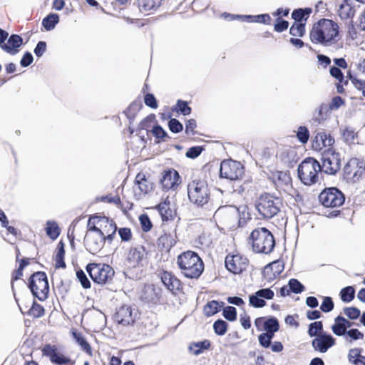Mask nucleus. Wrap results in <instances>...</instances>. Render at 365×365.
Wrapping results in <instances>:
<instances>
[{
	"label": "nucleus",
	"instance_id": "1",
	"mask_svg": "<svg viewBox=\"0 0 365 365\" xmlns=\"http://www.w3.org/2000/svg\"><path fill=\"white\" fill-rule=\"evenodd\" d=\"M339 26L334 21L322 19L316 22L309 32L310 41L315 44L329 46L339 40Z\"/></svg>",
	"mask_w": 365,
	"mask_h": 365
},
{
	"label": "nucleus",
	"instance_id": "2",
	"mask_svg": "<svg viewBox=\"0 0 365 365\" xmlns=\"http://www.w3.org/2000/svg\"><path fill=\"white\" fill-rule=\"evenodd\" d=\"M177 264L183 275L188 279H198L204 271V262L194 251L188 250L179 255Z\"/></svg>",
	"mask_w": 365,
	"mask_h": 365
},
{
	"label": "nucleus",
	"instance_id": "3",
	"mask_svg": "<svg viewBox=\"0 0 365 365\" xmlns=\"http://www.w3.org/2000/svg\"><path fill=\"white\" fill-rule=\"evenodd\" d=\"M250 240L256 253L270 254L276 245L274 235L264 227L255 229L250 235Z\"/></svg>",
	"mask_w": 365,
	"mask_h": 365
},
{
	"label": "nucleus",
	"instance_id": "4",
	"mask_svg": "<svg viewBox=\"0 0 365 365\" xmlns=\"http://www.w3.org/2000/svg\"><path fill=\"white\" fill-rule=\"evenodd\" d=\"M321 170V164L312 157L306 158L298 165L297 175L304 185H312L318 181V173Z\"/></svg>",
	"mask_w": 365,
	"mask_h": 365
},
{
	"label": "nucleus",
	"instance_id": "5",
	"mask_svg": "<svg viewBox=\"0 0 365 365\" xmlns=\"http://www.w3.org/2000/svg\"><path fill=\"white\" fill-rule=\"evenodd\" d=\"M187 195L190 202L197 207H203L210 199V192L206 181L195 180L187 185Z\"/></svg>",
	"mask_w": 365,
	"mask_h": 365
},
{
	"label": "nucleus",
	"instance_id": "6",
	"mask_svg": "<svg viewBox=\"0 0 365 365\" xmlns=\"http://www.w3.org/2000/svg\"><path fill=\"white\" fill-rule=\"evenodd\" d=\"M27 287L33 297L37 298L39 301H45L48 297L49 284L45 272L37 271L34 272L28 279Z\"/></svg>",
	"mask_w": 365,
	"mask_h": 365
},
{
	"label": "nucleus",
	"instance_id": "7",
	"mask_svg": "<svg viewBox=\"0 0 365 365\" xmlns=\"http://www.w3.org/2000/svg\"><path fill=\"white\" fill-rule=\"evenodd\" d=\"M281 200L269 193L261 195L256 202L255 207L264 218L270 219L277 215L280 210Z\"/></svg>",
	"mask_w": 365,
	"mask_h": 365
},
{
	"label": "nucleus",
	"instance_id": "8",
	"mask_svg": "<svg viewBox=\"0 0 365 365\" xmlns=\"http://www.w3.org/2000/svg\"><path fill=\"white\" fill-rule=\"evenodd\" d=\"M86 270L93 282L99 284L109 282L115 274L113 267L108 264L89 263L86 265Z\"/></svg>",
	"mask_w": 365,
	"mask_h": 365
},
{
	"label": "nucleus",
	"instance_id": "9",
	"mask_svg": "<svg viewBox=\"0 0 365 365\" xmlns=\"http://www.w3.org/2000/svg\"><path fill=\"white\" fill-rule=\"evenodd\" d=\"M321 170L330 175H335L341 168V155L333 148L324 149L321 153Z\"/></svg>",
	"mask_w": 365,
	"mask_h": 365
},
{
	"label": "nucleus",
	"instance_id": "10",
	"mask_svg": "<svg viewBox=\"0 0 365 365\" xmlns=\"http://www.w3.org/2000/svg\"><path fill=\"white\" fill-rule=\"evenodd\" d=\"M245 173V167L239 161L224 160L220 163L219 176L231 181H238Z\"/></svg>",
	"mask_w": 365,
	"mask_h": 365
},
{
	"label": "nucleus",
	"instance_id": "11",
	"mask_svg": "<svg viewBox=\"0 0 365 365\" xmlns=\"http://www.w3.org/2000/svg\"><path fill=\"white\" fill-rule=\"evenodd\" d=\"M319 200L326 207H337L344 205L345 195L338 187H329L320 192Z\"/></svg>",
	"mask_w": 365,
	"mask_h": 365
},
{
	"label": "nucleus",
	"instance_id": "12",
	"mask_svg": "<svg viewBox=\"0 0 365 365\" xmlns=\"http://www.w3.org/2000/svg\"><path fill=\"white\" fill-rule=\"evenodd\" d=\"M148 252L144 246L131 247L127 255L126 263L129 267H143L148 263Z\"/></svg>",
	"mask_w": 365,
	"mask_h": 365
},
{
	"label": "nucleus",
	"instance_id": "13",
	"mask_svg": "<svg viewBox=\"0 0 365 365\" xmlns=\"http://www.w3.org/2000/svg\"><path fill=\"white\" fill-rule=\"evenodd\" d=\"M249 260L240 255H227L225 259L226 269L234 274L242 273L248 265Z\"/></svg>",
	"mask_w": 365,
	"mask_h": 365
},
{
	"label": "nucleus",
	"instance_id": "14",
	"mask_svg": "<svg viewBox=\"0 0 365 365\" xmlns=\"http://www.w3.org/2000/svg\"><path fill=\"white\" fill-rule=\"evenodd\" d=\"M311 344L314 351L326 353L336 344V339L330 333L323 331L312 340Z\"/></svg>",
	"mask_w": 365,
	"mask_h": 365
},
{
	"label": "nucleus",
	"instance_id": "15",
	"mask_svg": "<svg viewBox=\"0 0 365 365\" xmlns=\"http://www.w3.org/2000/svg\"><path fill=\"white\" fill-rule=\"evenodd\" d=\"M137 312L129 305H123L113 315V319L123 326L133 325L136 321Z\"/></svg>",
	"mask_w": 365,
	"mask_h": 365
},
{
	"label": "nucleus",
	"instance_id": "16",
	"mask_svg": "<svg viewBox=\"0 0 365 365\" xmlns=\"http://www.w3.org/2000/svg\"><path fill=\"white\" fill-rule=\"evenodd\" d=\"M274 293L271 288H262L249 295V305L254 308H262L267 305V300L274 298Z\"/></svg>",
	"mask_w": 365,
	"mask_h": 365
},
{
	"label": "nucleus",
	"instance_id": "17",
	"mask_svg": "<svg viewBox=\"0 0 365 365\" xmlns=\"http://www.w3.org/2000/svg\"><path fill=\"white\" fill-rule=\"evenodd\" d=\"M180 182L181 177L179 173L173 168L165 170L160 180V183L164 191L175 190Z\"/></svg>",
	"mask_w": 365,
	"mask_h": 365
},
{
	"label": "nucleus",
	"instance_id": "18",
	"mask_svg": "<svg viewBox=\"0 0 365 365\" xmlns=\"http://www.w3.org/2000/svg\"><path fill=\"white\" fill-rule=\"evenodd\" d=\"M141 300L147 304H158L161 303L162 289L154 284H145L140 296Z\"/></svg>",
	"mask_w": 365,
	"mask_h": 365
},
{
	"label": "nucleus",
	"instance_id": "19",
	"mask_svg": "<svg viewBox=\"0 0 365 365\" xmlns=\"http://www.w3.org/2000/svg\"><path fill=\"white\" fill-rule=\"evenodd\" d=\"M85 243L87 246V250L92 254H95L101 251L104 247V232L101 235L86 234L84 238Z\"/></svg>",
	"mask_w": 365,
	"mask_h": 365
},
{
	"label": "nucleus",
	"instance_id": "20",
	"mask_svg": "<svg viewBox=\"0 0 365 365\" xmlns=\"http://www.w3.org/2000/svg\"><path fill=\"white\" fill-rule=\"evenodd\" d=\"M354 324L355 323L352 322L351 320L339 314L334 318L331 329L334 335L339 336L346 331L351 329ZM356 325L359 326V324H356Z\"/></svg>",
	"mask_w": 365,
	"mask_h": 365
},
{
	"label": "nucleus",
	"instance_id": "21",
	"mask_svg": "<svg viewBox=\"0 0 365 365\" xmlns=\"http://www.w3.org/2000/svg\"><path fill=\"white\" fill-rule=\"evenodd\" d=\"M6 41L7 43H4L1 49L12 56L19 53V48L24 44V39L19 34H12L10 36L9 35Z\"/></svg>",
	"mask_w": 365,
	"mask_h": 365
},
{
	"label": "nucleus",
	"instance_id": "22",
	"mask_svg": "<svg viewBox=\"0 0 365 365\" xmlns=\"http://www.w3.org/2000/svg\"><path fill=\"white\" fill-rule=\"evenodd\" d=\"M160 278L164 286L173 293L180 291L182 288L180 279L170 272L164 271Z\"/></svg>",
	"mask_w": 365,
	"mask_h": 365
},
{
	"label": "nucleus",
	"instance_id": "23",
	"mask_svg": "<svg viewBox=\"0 0 365 365\" xmlns=\"http://www.w3.org/2000/svg\"><path fill=\"white\" fill-rule=\"evenodd\" d=\"M176 236H173L171 234L165 233L158 237L157 240L158 249L161 252H170V250L176 244Z\"/></svg>",
	"mask_w": 365,
	"mask_h": 365
},
{
	"label": "nucleus",
	"instance_id": "24",
	"mask_svg": "<svg viewBox=\"0 0 365 365\" xmlns=\"http://www.w3.org/2000/svg\"><path fill=\"white\" fill-rule=\"evenodd\" d=\"M142 101L140 98H138L133 101L125 110H123V113L130 121V124L134 121L138 113L142 109Z\"/></svg>",
	"mask_w": 365,
	"mask_h": 365
},
{
	"label": "nucleus",
	"instance_id": "25",
	"mask_svg": "<svg viewBox=\"0 0 365 365\" xmlns=\"http://www.w3.org/2000/svg\"><path fill=\"white\" fill-rule=\"evenodd\" d=\"M135 184L138 186L140 191L144 194H147L153 190L154 184L143 173L137 174L135 178Z\"/></svg>",
	"mask_w": 365,
	"mask_h": 365
},
{
	"label": "nucleus",
	"instance_id": "26",
	"mask_svg": "<svg viewBox=\"0 0 365 365\" xmlns=\"http://www.w3.org/2000/svg\"><path fill=\"white\" fill-rule=\"evenodd\" d=\"M54 259L56 262L55 267L56 269L66 268V264L65 262V244L62 240L59 241L57 245Z\"/></svg>",
	"mask_w": 365,
	"mask_h": 365
},
{
	"label": "nucleus",
	"instance_id": "27",
	"mask_svg": "<svg viewBox=\"0 0 365 365\" xmlns=\"http://www.w3.org/2000/svg\"><path fill=\"white\" fill-rule=\"evenodd\" d=\"M156 209L163 222L170 220L173 218V210L170 207V200L166 198L163 202L156 206Z\"/></svg>",
	"mask_w": 365,
	"mask_h": 365
},
{
	"label": "nucleus",
	"instance_id": "28",
	"mask_svg": "<svg viewBox=\"0 0 365 365\" xmlns=\"http://www.w3.org/2000/svg\"><path fill=\"white\" fill-rule=\"evenodd\" d=\"M361 348L350 349L347 355L348 361L354 365H365V356L361 355Z\"/></svg>",
	"mask_w": 365,
	"mask_h": 365
},
{
	"label": "nucleus",
	"instance_id": "29",
	"mask_svg": "<svg viewBox=\"0 0 365 365\" xmlns=\"http://www.w3.org/2000/svg\"><path fill=\"white\" fill-rule=\"evenodd\" d=\"M211 343L208 339L192 342L188 346L189 351L195 356H198L204 351L210 349Z\"/></svg>",
	"mask_w": 365,
	"mask_h": 365
},
{
	"label": "nucleus",
	"instance_id": "30",
	"mask_svg": "<svg viewBox=\"0 0 365 365\" xmlns=\"http://www.w3.org/2000/svg\"><path fill=\"white\" fill-rule=\"evenodd\" d=\"M225 302L217 300L208 302L204 307V314L206 317H211L220 312L225 306Z\"/></svg>",
	"mask_w": 365,
	"mask_h": 365
},
{
	"label": "nucleus",
	"instance_id": "31",
	"mask_svg": "<svg viewBox=\"0 0 365 365\" xmlns=\"http://www.w3.org/2000/svg\"><path fill=\"white\" fill-rule=\"evenodd\" d=\"M312 12V9L309 7L294 9L292 12L291 17L294 22L305 23Z\"/></svg>",
	"mask_w": 365,
	"mask_h": 365
},
{
	"label": "nucleus",
	"instance_id": "32",
	"mask_svg": "<svg viewBox=\"0 0 365 365\" xmlns=\"http://www.w3.org/2000/svg\"><path fill=\"white\" fill-rule=\"evenodd\" d=\"M59 21L60 17L58 14L50 13L43 19L41 24L46 31H50L55 29Z\"/></svg>",
	"mask_w": 365,
	"mask_h": 365
},
{
	"label": "nucleus",
	"instance_id": "33",
	"mask_svg": "<svg viewBox=\"0 0 365 365\" xmlns=\"http://www.w3.org/2000/svg\"><path fill=\"white\" fill-rule=\"evenodd\" d=\"M163 0H137L140 11L155 10L160 6Z\"/></svg>",
	"mask_w": 365,
	"mask_h": 365
},
{
	"label": "nucleus",
	"instance_id": "34",
	"mask_svg": "<svg viewBox=\"0 0 365 365\" xmlns=\"http://www.w3.org/2000/svg\"><path fill=\"white\" fill-rule=\"evenodd\" d=\"M45 232L50 239L55 240L59 237L61 229L56 221L48 220L46 222Z\"/></svg>",
	"mask_w": 365,
	"mask_h": 365
},
{
	"label": "nucleus",
	"instance_id": "35",
	"mask_svg": "<svg viewBox=\"0 0 365 365\" xmlns=\"http://www.w3.org/2000/svg\"><path fill=\"white\" fill-rule=\"evenodd\" d=\"M339 336H342L347 343L352 344L354 341L363 339L364 334L356 328H351L344 332Z\"/></svg>",
	"mask_w": 365,
	"mask_h": 365
},
{
	"label": "nucleus",
	"instance_id": "36",
	"mask_svg": "<svg viewBox=\"0 0 365 365\" xmlns=\"http://www.w3.org/2000/svg\"><path fill=\"white\" fill-rule=\"evenodd\" d=\"M72 336L76 342L81 346V349L88 354H92V349L90 344L86 340V338L82 334V333L78 331H73Z\"/></svg>",
	"mask_w": 365,
	"mask_h": 365
},
{
	"label": "nucleus",
	"instance_id": "37",
	"mask_svg": "<svg viewBox=\"0 0 365 365\" xmlns=\"http://www.w3.org/2000/svg\"><path fill=\"white\" fill-rule=\"evenodd\" d=\"M172 110L184 116L189 115L192 113V108L186 101L178 99L176 104L172 107Z\"/></svg>",
	"mask_w": 365,
	"mask_h": 365
},
{
	"label": "nucleus",
	"instance_id": "38",
	"mask_svg": "<svg viewBox=\"0 0 365 365\" xmlns=\"http://www.w3.org/2000/svg\"><path fill=\"white\" fill-rule=\"evenodd\" d=\"M355 292L353 286H346L341 289L339 292L340 299L343 302L349 303L354 299Z\"/></svg>",
	"mask_w": 365,
	"mask_h": 365
},
{
	"label": "nucleus",
	"instance_id": "39",
	"mask_svg": "<svg viewBox=\"0 0 365 365\" xmlns=\"http://www.w3.org/2000/svg\"><path fill=\"white\" fill-rule=\"evenodd\" d=\"M150 132L155 139L158 140L156 141L157 143L160 141H165V138H170V136L165 130L158 123H156L153 126Z\"/></svg>",
	"mask_w": 365,
	"mask_h": 365
},
{
	"label": "nucleus",
	"instance_id": "40",
	"mask_svg": "<svg viewBox=\"0 0 365 365\" xmlns=\"http://www.w3.org/2000/svg\"><path fill=\"white\" fill-rule=\"evenodd\" d=\"M324 330L323 322L322 321H315L308 326L307 334L310 337L316 338V336L321 334Z\"/></svg>",
	"mask_w": 365,
	"mask_h": 365
},
{
	"label": "nucleus",
	"instance_id": "41",
	"mask_svg": "<svg viewBox=\"0 0 365 365\" xmlns=\"http://www.w3.org/2000/svg\"><path fill=\"white\" fill-rule=\"evenodd\" d=\"M329 108L327 104L322 103L319 107L316 110L317 113V115L314 116L312 118L314 123L317 124H320L322 121L327 119V113L329 112Z\"/></svg>",
	"mask_w": 365,
	"mask_h": 365
},
{
	"label": "nucleus",
	"instance_id": "42",
	"mask_svg": "<svg viewBox=\"0 0 365 365\" xmlns=\"http://www.w3.org/2000/svg\"><path fill=\"white\" fill-rule=\"evenodd\" d=\"M168 127L171 133L177 134L183 130L182 123L179 120L172 118L171 113H168Z\"/></svg>",
	"mask_w": 365,
	"mask_h": 365
},
{
	"label": "nucleus",
	"instance_id": "43",
	"mask_svg": "<svg viewBox=\"0 0 365 365\" xmlns=\"http://www.w3.org/2000/svg\"><path fill=\"white\" fill-rule=\"evenodd\" d=\"M103 219H105V222L108 224V226L111 230L110 233H108V231H106L107 235L104 234V244L106 243V241L108 242L109 244H110L115 237L118 227L115 222L109 217L103 216Z\"/></svg>",
	"mask_w": 365,
	"mask_h": 365
},
{
	"label": "nucleus",
	"instance_id": "44",
	"mask_svg": "<svg viewBox=\"0 0 365 365\" xmlns=\"http://www.w3.org/2000/svg\"><path fill=\"white\" fill-rule=\"evenodd\" d=\"M237 212L239 221V227H244L247 220H250V215L248 212V207L246 205L240 206L238 208L235 207Z\"/></svg>",
	"mask_w": 365,
	"mask_h": 365
},
{
	"label": "nucleus",
	"instance_id": "45",
	"mask_svg": "<svg viewBox=\"0 0 365 365\" xmlns=\"http://www.w3.org/2000/svg\"><path fill=\"white\" fill-rule=\"evenodd\" d=\"M103 217L98 216L96 215L91 216L89 217V219L88 220V223H87L88 231L93 232L96 234L100 233L101 235L103 231L96 225V223H98L100 221L105 222V219H103Z\"/></svg>",
	"mask_w": 365,
	"mask_h": 365
},
{
	"label": "nucleus",
	"instance_id": "46",
	"mask_svg": "<svg viewBox=\"0 0 365 365\" xmlns=\"http://www.w3.org/2000/svg\"><path fill=\"white\" fill-rule=\"evenodd\" d=\"M326 132L321 131L318 132L314 136L312 142V146L315 150H321L324 148V143L326 142Z\"/></svg>",
	"mask_w": 365,
	"mask_h": 365
},
{
	"label": "nucleus",
	"instance_id": "47",
	"mask_svg": "<svg viewBox=\"0 0 365 365\" xmlns=\"http://www.w3.org/2000/svg\"><path fill=\"white\" fill-rule=\"evenodd\" d=\"M213 330L216 335L223 336L226 334L228 329V323L222 319H217L213 323Z\"/></svg>",
	"mask_w": 365,
	"mask_h": 365
},
{
	"label": "nucleus",
	"instance_id": "48",
	"mask_svg": "<svg viewBox=\"0 0 365 365\" xmlns=\"http://www.w3.org/2000/svg\"><path fill=\"white\" fill-rule=\"evenodd\" d=\"M45 314L44 307L40 304L37 303L35 300L33 301L31 308L29 309L27 314L32 316L34 318H40Z\"/></svg>",
	"mask_w": 365,
	"mask_h": 365
},
{
	"label": "nucleus",
	"instance_id": "49",
	"mask_svg": "<svg viewBox=\"0 0 365 365\" xmlns=\"http://www.w3.org/2000/svg\"><path fill=\"white\" fill-rule=\"evenodd\" d=\"M222 315L223 317L229 322H235L237 318V309L233 306H226L222 309Z\"/></svg>",
	"mask_w": 365,
	"mask_h": 365
},
{
	"label": "nucleus",
	"instance_id": "50",
	"mask_svg": "<svg viewBox=\"0 0 365 365\" xmlns=\"http://www.w3.org/2000/svg\"><path fill=\"white\" fill-rule=\"evenodd\" d=\"M342 137L346 144H353L356 138H358V133L351 127H346L341 133Z\"/></svg>",
	"mask_w": 365,
	"mask_h": 365
},
{
	"label": "nucleus",
	"instance_id": "51",
	"mask_svg": "<svg viewBox=\"0 0 365 365\" xmlns=\"http://www.w3.org/2000/svg\"><path fill=\"white\" fill-rule=\"evenodd\" d=\"M289 34L293 36L303 37L305 34V23L294 22L289 29Z\"/></svg>",
	"mask_w": 365,
	"mask_h": 365
},
{
	"label": "nucleus",
	"instance_id": "52",
	"mask_svg": "<svg viewBox=\"0 0 365 365\" xmlns=\"http://www.w3.org/2000/svg\"><path fill=\"white\" fill-rule=\"evenodd\" d=\"M297 140L302 144H306L309 139V130L307 127L304 125H300L296 133Z\"/></svg>",
	"mask_w": 365,
	"mask_h": 365
},
{
	"label": "nucleus",
	"instance_id": "53",
	"mask_svg": "<svg viewBox=\"0 0 365 365\" xmlns=\"http://www.w3.org/2000/svg\"><path fill=\"white\" fill-rule=\"evenodd\" d=\"M279 323L278 319L274 316H269L267 317L264 322V331L272 330L274 331H278L279 329Z\"/></svg>",
	"mask_w": 365,
	"mask_h": 365
},
{
	"label": "nucleus",
	"instance_id": "54",
	"mask_svg": "<svg viewBox=\"0 0 365 365\" xmlns=\"http://www.w3.org/2000/svg\"><path fill=\"white\" fill-rule=\"evenodd\" d=\"M155 120V115L152 113L143 118L138 126V131L146 130V134H148V128L151 126V123Z\"/></svg>",
	"mask_w": 365,
	"mask_h": 365
},
{
	"label": "nucleus",
	"instance_id": "55",
	"mask_svg": "<svg viewBox=\"0 0 365 365\" xmlns=\"http://www.w3.org/2000/svg\"><path fill=\"white\" fill-rule=\"evenodd\" d=\"M357 163H358L355 164L354 167L357 170L354 172L351 176V180L353 182L358 181L362 175L365 173V162L358 158Z\"/></svg>",
	"mask_w": 365,
	"mask_h": 365
},
{
	"label": "nucleus",
	"instance_id": "56",
	"mask_svg": "<svg viewBox=\"0 0 365 365\" xmlns=\"http://www.w3.org/2000/svg\"><path fill=\"white\" fill-rule=\"evenodd\" d=\"M291 292L301 294L305 290V287L297 279L292 278L288 282Z\"/></svg>",
	"mask_w": 365,
	"mask_h": 365
},
{
	"label": "nucleus",
	"instance_id": "57",
	"mask_svg": "<svg viewBox=\"0 0 365 365\" xmlns=\"http://www.w3.org/2000/svg\"><path fill=\"white\" fill-rule=\"evenodd\" d=\"M138 219L141 229L144 232H148L151 230L153 227V223L149 216L146 213L141 214Z\"/></svg>",
	"mask_w": 365,
	"mask_h": 365
},
{
	"label": "nucleus",
	"instance_id": "58",
	"mask_svg": "<svg viewBox=\"0 0 365 365\" xmlns=\"http://www.w3.org/2000/svg\"><path fill=\"white\" fill-rule=\"evenodd\" d=\"M358 158H351L344 165L343 168V175L346 180H351L352 168L354 167L355 164L358 163Z\"/></svg>",
	"mask_w": 365,
	"mask_h": 365
},
{
	"label": "nucleus",
	"instance_id": "59",
	"mask_svg": "<svg viewBox=\"0 0 365 365\" xmlns=\"http://www.w3.org/2000/svg\"><path fill=\"white\" fill-rule=\"evenodd\" d=\"M334 308V303L331 297H323L322 302L320 305V310L324 313H329Z\"/></svg>",
	"mask_w": 365,
	"mask_h": 365
},
{
	"label": "nucleus",
	"instance_id": "60",
	"mask_svg": "<svg viewBox=\"0 0 365 365\" xmlns=\"http://www.w3.org/2000/svg\"><path fill=\"white\" fill-rule=\"evenodd\" d=\"M343 312L350 320H356L361 315L360 309L356 307H344Z\"/></svg>",
	"mask_w": 365,
	"mask_h": 365
},
{
	"label": "nucleus",
	"instance_id": "61",
	"mask_svg": "<svg viewBox=\"0 0 365 365\" xmlns=\"http://www.w3.org/2000/svg\"><path fill=\"white\" fill-rule=\"evenodd\" d=\"M203 150H205L204 146H192L186 151L185 156L190 159H195L201 155Z\"/></svg>",
	"mask_w": 365,
	"mask_h": 365
},
{
	"label": "nucleus",
	"instance_id": "62",
	"mask_svg": "<svg viewBox=\"0 0 365 365\" xmlns=\"http://www.w3.org/2000/svg\"><path fill=\"white\" fill-rule=\"evenodd\" d=\"M50 361L52 364L57 365L68 364L71 362V359L70 357L64 356L63 354H61L58 351L51 358Z\"/></svg>",
	"mask_w": 365,
	"mask_h": 365
},
{
	"label": "nucleus",
	"instance_id": "63",
	"mask_svg": "<svg viewBox=\"0 0 365 365\" xmlns=\"http://www.w3.org/2000/svg\"><path fill=\"white\" fill-rule=\"evenodd\" d=\"M289 25V23L288 21L282 18L277 17L274 24V31L278 33H282L288 29Z\"/></svg>",
	"mask_w": 365,
	"mask_h": 365
},
{
	"label": "nucleus",
	"instance_id": "64",
	"mask_svg": "<svg viewBox=\"0 0 365 365\" xmlns=\"http://www.w3.org/2000/svg\"><path fill=\"white\" fill-rule=\"evenodd\" d=\"M76 277L84 289H89L91 286V282L86 273L81 269L76 271Z\"/></svg>",
	"mask_w": 365,
	"mask_h": 365
}]
</instances>
